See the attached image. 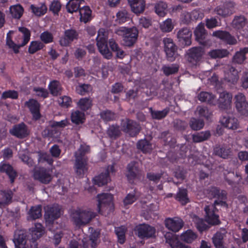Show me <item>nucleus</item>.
<instances>
[{
	"label": "nucleus",
	"mask_w": 248,
	"mask_h": 248,
	"mask_svg": "<svg viewBox=\"0 0 248 248\" xmlns=\"http://www.w3.org/2000/svg\"><path fill=\"white\" fill-rule=\"evenodd\" d=\"M235 4L232 1H226L217 6L215 12L218 15L225 17L232 15L234 11Z\"/></svg>",
	"instance_id": "1a4fd4ad"
},
{
	"label": "nucleus",
	"mask_w": 248,
	"mask_h": 248,
	"mask_svg": "<svg viewBox=\"0 0 248 248\" xmlns=\"http://www.w3.org/2000/svg\"><path fill=\"white\" fill-rule=\"evenodd\" d=\"M167 4L163 2H157L155 6V13L160 16H164L167 12Z\"/></svg>",
	"instance_id": "79ce46f5"
},
{
	"label": "nucleus",
	"mask_w": 248,
	"mask_h": 248,
	"mask_svg": "<svg viewBox=\"0 0 248 248\" xmlns=\"http://www.w3.org/2000/svg\"><path fill=\"white\" fill-rule=\"evenodd\" d=\"M162 70L166 76H169L177 72L178 70V66L176 64L165 65L162 67Z\"/></svg>",
	"instance_id": "0e129e2a"
},
{
	"label": "nucleus",
	"mask_w": 248,
	"mask_h": 248,
	"mask_svg": "<svg viewBox=\"0 0 248 248\" xmlns=\"http://www.w3.org/2000/svg\"><path fill=\"white\" fill-rule=\"evenodd\" d=\"M246 24V20L243 16H236L232 21V24L233 28L239 30L243 28Z\"/></svg>",
	"instance_id": "3c124183"
},
{
	"label": "nucleus",
	"mask_w": 248,
	"mask_h": 248,
	"mask_svg": "<svg viewBox=\"0 0 248 248\" xmlns=\"http://www.w3.org/2000/svg\"><path fill=\"white\" fill-rule=\"evenodd\" d=\"M138 31L136 28H129L124 38V45L130 46L136 41L138 36Z\"/></svg>",
	"instance_id": "412c9836"
},
{
	"label": "nucleus",
	"mask_w": 248,
	"mask_h": 248,
	"mask_svg": "<svg viewBox=\"0 0 248 248\" xmlns=\"http://www.w3.org/2000/svg\"><path fill=\"white\" fill-rule=\"evenodd\" d=\"M95 216L96 214L92 209L87 208H77L70 213L71 222L78 228L88 224Z\"/></svg>",
	"instance_id": "f03ea898"
},
{
	"label": "nucleus",
	"mask_w": 248,
	"mask_h": 248,
	"mask_svg": "<svg viewBox=\"0 0 248 248\" xmlns=\"http://www.w3.org/2000/svg\"><path fill=\"white\" fill-rule=\"evenodd\" d=\"M136 234L140 238H149L155 236V229L146 224H140L135 229Z\"/></svg>",
	"instance_id": "6e6552de"
},
{
	"label": "nucleus",
	"mask_w": 248,
	"mask_h": 248,
	"mask_svg": "<svg viewBox=\"0 0 248 248\" xmlns=\"http://www.w3.org/2000/svg\"><path fill=\"white\" fill-rule=\"evenodd\" d=\"M210 136L209 131L202 132L193 135V140L195 142H200L207 140Z\"/></svg>",
	"instance_id": "6e6d98bb"
},
{
	"label": "nucleus",
	"mask_w": 248,
	"mask_h": 248,
	"mask_svg": "<svg viewBox=\"0 0 248 248\" xmlns=\"http://www.w3.org/2000/svg\"><path fill=\"white\" fill-rule=\"evenodd\" d=\"M232 98L231 93L226 91L221 92L219 94L217 104H218V107L222 109H229L232 106Z\"/></svg>",
	"instance_id": "9d476101"
},
{
	"label": "nucleus",
	"mask_w": 248,
	"mask_h": 248,
	"mask_svg": "<svg viewBox=\"0 0 248 248\" xmlns=\"http://www.w3.org/2000/svg\"><path fill=\"white\" fill-rule=\"evenodd\" d=\"M42 216L41 205L32 206L28 213L27 219L32 220L40 218Z\"/></svg>",
	"instance_id": "c756f323"
},
{
	"label": "nucleus",
	"mask_w": 248,
	"mask_h": 248,
	"mask_svg": "<svg viewBox=\"0 0 248 248\" xmlns=\"http://www.w3.org/2000/svg\"><path fill=\"white\" fill-rule=\"evenodd\" d=\"M128 2L134 13L139 14L143 11L145 7L144 0H128Z\"/></svg>",
	"instance_id": "c85d7f7f"
},
{
	"label": "nucleus",
	"mask_w": 248,
	"mask_h": 248,
	"mask_svg": "<svg viewBox=\"0 0 248 248\" xmlns=\"http://www.w3.org/2000/svg\"><path fill=\"white\" fill-rule=\"evenodd\" d=\"M193 221L196 224L197 228L200 232H203L208 229V226L206 225L203 220L199 218L196 215H193L192 216Z\"/></svg>",
	"instance_id": "49530a36"
},
{
	"label": "nucleus",
	"mask_w": 248,
	"mask_h": 248,
	"mask_svg": "<svg viewBox=\"0 0 248 248\" xmlns=\"http://www.w3.org/2000/svg\"><path fill=\"white\" fill-rule=\"evenodd\" d=\"M235 104L236 109L241 114H248V103L243 94L239 93L235 96Z\"/></svg>",
	"instance_id": "f8f14e48"
},
{
	"label": "nucleus",
	"mask_w": 248,
	"mask_h": 248,
	"mask_svg": "<svg viewBox=\"0 0 248 248\" xmlns=\"http://www.w3.org/2000/svg\"><path fill=\"white\" fill-rule=\"evenodd\" d=\"M192 32L186 28H183L178 31L177 37L179 42L184 46H189L191 43Z\"/></svg>",
	"instance_id": "4468645a"
},
{
	"label": "nucleus",
	"mask_w": 248,
	"mask_h": 248,
	"mask_svg": "<svg viewBox=\"0 0 248 248\" xmlns=\"http://www.w3.org/2000/svg\"><path fill=\"white\" fill-rule=\"evenodd\" d=\"M44 233V228L40 223L35 224L34 226L31 229V234L32 236V239L34 241L41 237Z\"/></svg>",
	"instance_id": "7c9ffc66"
},
{
	"label": "nucleus",
	"mask_w": 248,
	"mask_h": 248,
	"mask_svg": "<svg viewBox=\"0 0 248 248\" xmlns=\"http://www.w3.org/2000/svg\"><path fill=\"white\" fill-rule=\"evenodd\" d=\"M71 121L76 124H82L85 120V115L83 112L79 110L73 111L71 116Z\"/></svg>",
	"instance_id": "a19ab883"
},
{
	"label": "nucleus",
	"mask_w": 248,
	"mask_h": 248,
	"mask_svg": "<svg viewBox=\"0 0 248 248\" xmlns=\"http://www.w3.org/2000/svg\"><path fill=\"white\" fill-rule=\"evenodd\" d=\"M196 113L201 117H203L207 119L210 117L211 112L206 107L199 106L197 108Z\"/></svg>",
	"instance_id": "774afa93"
},
{
	"label": "nucleus",
	"mask_w": 248,
	"mask_h": 248,
	"mask_svg": "<svg viewBox=\"0 0 248 248\" xmlns=\"http://www.w3.org/2000/svg\"><path fill=\"white\" fill-rule=\"evenodd\" d=\"M19 31L22 34L23 41L20 43L19 40H17V44H15L11 39L9 35V33L7 35L6 45L13 50L15 53L19 52V48L25 46L30 39L31 33L29 30L24 27H20L18 29Z\"/></svg>",
	"instance_id": "20e7f679"
},
{
	"label": "nucleus",
	"mask_w": 248,
	"mask_h": 248,
	"mask_svg": "<svg viewBox=\"0 0 248 248\" xmlns=\"http://www.w3.org/2000/svg\"><path fill=\"white\" fill-rule=\"evenodd\" d=\"M176 199L182 204H185L189 202L187 196V192L185 189H180L176 196Z\"/></svg>",
	"instance_id": "bf43d9fd"
},
{
	"label": "nucleus",
	"mask_w": 248,
	"mask_h": 248,
	"mask_svg": "<svg viewBox=\"0 0 248 248\" xmlns=\"http://www.w3.org/2000/svg\"><path fill=\"white\" fill-rule=\"evenodd\" d=\"M26 105L29 108L34 119L38 120L40 118V105L36 100L30 99L26 102Z\"/></svg>",
	"instance_id": "4be33fe9"
},
{
	"label": "nucleus",
	"mask_w": 248,
	"mask_h": 248,
	"mask_svg": "<svg viewBox=\"0 0 248 248\" xmlns=\"http://www.w3.org/2000/svg\"><path fill=\"white\" fill-rule=\"evenodd\" d=\"M9 10L11 16L16 19H19L24 11L23 7L19 4L11 6Z\"/></svg>",
	"instance_id": "e433bc0d"
},
{
	"label": "nucleus",
	"mask_w": 248,
	"mask_h": 248,
	"mask_svg": "<svg viewBox=\"0 0 248 248\" xmlns=\"http://www.w3.org/2000/svg\"><path fill=\"white\" fill-rule=\"evenodd\" d=\"M210 193L213 197L217 198V200L214 202L215 205H209L205 207V219L209 224L217 225L219 223V220L218 216L215 214L216 208L215 205H221V206H226V204L224 201L226 199V194L222 191L220 193L218 189L215 187L212 188Z\"/></svg>",
	"instance_id": "f257e3e1"
},
{
	"label": "nucleus",
	"mask_w": 248,
	"mask_h": 248,
	"mask_svg": "<svg viewBox=\"0 0 248 248\" xmlns=\"http://www.w3.org/2000/svg\"><path fill=\"white\" fill-rule=\"evenodd\" d=\"M229 54L226 49H215L209 52V55L212 58H221Z\"/></svg>",
	"instance_id": "603ef678"
},
{
	"label": "nucleus",
	"mask_w": 248,
	"mask_h": 248,
	"mask_svg": "<svg viewBox=\"0 0 248 248\" xmlns=\"http://www.w3.org/2000/svg\"><path fill=\"white\" fill-rule=\"evenodd\" d=\"M174 24L170 18H168L160 25L161 30L164 32H170L174 28Z\"/></svg>",
	"instance_id": "8fccbe9b"
},
{
	"label": "nucleus",
	"mask_w": 248,
	"mask_h": 248,
	"mask_svg": "<svg viewBox=\"0 0 248 248\" xmlns=\"http://www.w3.org/2000/svg\"><path fill=\"white\" fill-rule=\"evenodd\" d=\"M213 36L223 40L229 45H235L237 43L236 39L229 32L225 31H214Z\"/></svg>",
	"instance_id": "6ab92c4d"
},
{
	"label": "nucleus",
	"mask_w": 248,
	"mask_h": 248,
	"mask_svg": "<svg viewBox=\"0 0 248 248\" xmlns=\"http://www.w3.org/2000/svg\"><path fill=\"white\" fill-rule=\"evenodd\" d=\"M183 220L177 217L168 218L165 220V225L170 230L174 232H178L183 226Z\"/></svg>",
	"instance_id": "dca6fc26"
},
{
	"label": "nucleus",
	"mask_w": 248,
	"mask_h": 248,
	"mask_svg": "<svg viewBox=\"0 0 248 248\" xmlns=\"http://www.w3.org/2000/svg\"><path fill=\"white\" fill-rule=\"evenodd\" d=\"M220 122L221 124L229 129H236L238 127V120L233 116H223Z\"/></svg>",
	"instance_id": "b1692460"
},
{
	"label": "nucleus",
	"mask_w": 248,
	"mask_h": 248,
	"mask_svg": "<svg viewBox=\"0 0 248 248\" xmlns=\"http://www.w3.org/2000/svg\"><path fill=\"white\" fill-rule=\"evenodd\" d=\"M112 168L113 167L112 166L108 167V169L106 170L104 172H103L98 176L95 177L93 179L94 183L99 186L107 184L110 180L108 176L109 169H110L112 170Z\"/></svg>",
	"instance_id": "a878e982"
},
{
	"label": "nucleus",
	"mask_w": 248,
	"mask_h": 248,
	"mask_svg": "<svg viewBox=\"0 0 248 248\" xmlns=\"http://www.w3.org/2000/svg\"><path fill=\"white\" fill-rule=\"evenodd\" d=\"M121 126L124 131L131 136H135L140 131L139 124L135 122L128 119L122 121Z\"/></svg>",
	"instance_id": "9b49d317"
},
{
	"label": "nucleus",
	"mask_w": 248,
	"mask_h": 248,
	"mask_svg": "<svg viewBox=\"0 0 248 248\" xmlns=\"http://www.w3.org/2000/svg\"><path fill=\"white\" fill-rule=\"evenodd\" d=\"M12 197L11 191H0V206L5 205L9 203Z\"/></svg>",
	"instance_id": "37998d69"
},
{
	"label": "nucleus",
	"mask_w": 248,
	"mask_h": 248,
	"mask_svg": "<svg viewBox=\"0 0 248 248\" xmlns=\"http://www.w3.org/2000/svg\"><path fill=\"white\" fill-rule=\"evenodd\" d=\"M0 171L5 172L7 174L11 183L14 182L15 179L16 177V172L10 165L5 162H1L0 163Z\"/></svg>",
	"instance_id": "393cba45"
},
{
	"label": "nucleus",
	"mask_w": 248,
	"mask_h": 248,
	"mask_svg": "<svg viewBox=\"0 0 248 248\" xmlns=\"http://www.w3.org/2000/svg\"><path fill=\"white\" fill-rule=\"evenodd\" d=\"M40 38L41 40L45 44H49L53 41V34L48 31L42 32L40 34Z\"/></svg>",
	"instance_id": "69168bd1"
},
{
	"label": "nucleus",
	"mask_w": 248,
	"mask_h": 248,
	"mask_svg": "<svg viewBox=\"0 0 248 248\" xmlns=\"http://www.w3.org/2000/svg\"><path fill=\"white\" fill-rule=\"evenodd\" d=\"M98 209L99 212L110 210L113 206L112 196L110 194L102 193L97 196Z\"/></svg>",
	"instance_id": "0eeeda50"
},
{
	"label": "nucleus",
	"mask_w": 248,
	"mask_h": 248,
	"mask_svg": "<svg viewBox=\"0 0 248 248\" xmlns=\"http://www.w3.org/2000/svg\"><path fill=\"white\" fill-rule=\"evenodd\" d=\"M87 241L88 239L83 235H81L78 240L73 239L70 241L69 248H87L88 247ZM58 248H63L59 247Z\"/></svg>",
	"instance_id": "bb28decb"
},
{
	"label": "nucleus",
	"mask_w": 248,
	"mask_h": 248,
	"mask_svg": "<svg viewBox=\"0 0 248 248\" xmlns=\"http://www.w3.org/2000/svg\"><path fill=\"white\" fill-rule=\"evenodd\" d=\"M77 105L81 109L86 110L91 107L92 100L88 98H83L79 100Z\"/></svg>",
	"instance_id": "4d7b16f0"
},
{
	"label": "nucleus",
	"mask_w": 248,
	"mask_h": 248,
	"mask_svg": "<svg viewBox=\"0 0 248 248\" xmlns=\"http://www.w3.org/2000/svg\"><path fill=\"white\" fill-rule=\"evenodd\" d=\"M137 148L143 153H149L154 148L153 145L146 140H141L137 144Z\"/></svg>",
	"instance_id": "c9c22d12"
},
{
	"label": "nucleus",
	"mask_w": 248,
	"mask_h": 248,
	"mask_svg": "<svg viewBox=\"0 0 248 248\" xmlns=\"http://www.w3.org/2000/svg\"><path fill=\"white\" fill-rule=\"evenodd\" d=\"M138 166L135 162H131L127 166L126 176L129 180H132L135 178L139 173Z\"/></svg>",
	"instance_id": "473e14b6"
},
{
	"label": "nucleus",
	"mask_w": 248,
	"mask_h": 248,
	"mask_svg": "<svg viewBox=\"0 0 248 248\" xmlns=\"http://www.w3.org/2000/svg\"><path fill=\"white\" fill-rule=\"evenodd\" d=\"M49 89L51 93L53 95L60 94L62 89L60 83L57 80H53L49 83Z\"/></svg>",
	"instance_id": "09e8293b"
},
{
	"label": "nucleus",
	"mask_w": 248,
	"mask_h": 248,
	"mask_svg": "<svg viewBox=\"0 0 248 248\" xmlns=\"http://www.w3.org/2000/svg\"><path fill=\"white\" fill-rule=\"evenodd\" d=\"M164 50L168 61L172 62L175 60L177 54V47L174 44L172 39L165 38L163 39Z\"/></svg>",
	"instance_id": "423d86ee"
},
{
	"label": "nucleus",
	"mask_w": 248,
	"mask_h": 248,
	"mask_svg": "<svg viewBox=\"0 0 248 248\" xmlns=\"http://www.w3.org/2000/svg\"><path fill=\"white\" fill-rule=\"evenodd\" d=\"M83 2V0H70L66 5L67 11L70 13L77 12L79 9L80 5Z\"/></svg>",
	"instance_id": "4c0bfd02"
},
{
	"label": "nucleus",
	"mask_w": 248,
	"mask_h": 248,
	"mask_svg": "<svg viewBox=\"0 0 248 248\" xmlns=\"http://www.w3.org/2000/svg\"><path fill=\"white\" fill-rule=\"evenodd\" d=\"M10 132L12 135L21 139L26 137L29 133L26 126L23 123L15 125L10 129Z\"/></svg>",
	"instance_id": "a211bd4d"
},
{
	"label": "nucleus",
	"mask_w": 248,
	"mask_h": 248,
	"mask_svg": "<svg viewBox=\"0 0 248 248\" xmlns=\"http://www.w3.org/2000/svg\"><path fill=\"white\" fill-rule=\"evenodd\" d=\"M30 9L34 15L40 16L46 13L47 8L45 3H42L38 5H31Z\"/></svg>",
	"instance_id": "2f4dec72"
},
{
	"label": "nucleus",
	"mask_w": 248,
	"mask_h": 248,
	"mask_svg": "<svg viewBox=\"0 0 248 248\" xmlns=\"http://www.w3.org/2000/svg\"><path fill=\"white\" fill-rule=\"evenodd\" d=\"M115 233L118 237V242L123 244L125 242V228L124 226L117 227L115 230Z\"/></svg>",
	"instance_id": "052dcab7"
},
{
	"label": "nucleus",
	"mask_w": 248,
	"mask_h": 248,
	"mask_svg": "<svg viewBox=\"0 0 248 248\" xmlns=\"http://www.w3.org/2000/svg\"><path fill=\"white\" fill-rule=\"evenodd\" d=\"M87 158H81L79 156L76 157L74 169L78 175L82 176L87 171Z\"/></svg>",
	"instance_id": "2eb2a0df"
},
{
	"label": "nucleus",
	"mask_w": 248,
	"mask_h": 248,
	"mask_svg": "<svg viewBox=\"0 0 248 248\" xmlns=\"http://www.w3.org/2000/svg\"><path fill=\"white\" fill-rule=\"evenodd\" d=\"M78 93L83 95L92 91V87L88 84H80L76 87Z\"/></svg>",
	"instance_id": "e2e57ef3"
},
{
	"label": "nucleus",
	"mask_w": 248,
	"mask_h": 248,
	"mask_svg": "<svg viewBox=\"0 0 248 248\" xmlns=\"http://www.w3.org/2000/svg\"><path fill=\"white\" fill-rule=\"evenodd\" d=\"M129 16L125 10H122L116 14V21L120 24L123 23L128 20Z\"/></svg>",
	"instance_id": "5fc2aeb1"
},
{
	"label": "nucleus",
	"mask_w": 248,
	"mask_h": 248,
	"mask_svg": "<svg viewBox=\"0 0 248 248\" xmlns=\"http://www.w3.org/2000/svg\"><path fill=\"white\" fill-rule=\"evenodd\" d=\"M26 233L24 230H17L15 233L14 242L16 248H37V244L35 242L29 245L30 241L26 239Z\"/></svg>",
	"instance_id": "39448f33"
},
{
	"label": "nucleus",
	"mask_w": 248,
	"mask_h": 248,
	"mask_svg": "<svg viewBox=\"0 0 248 248\" xmlns=\"http://www.w3.org/2000/svg\"><path fill=\"white\" fill-rule=\"evenodd\" d=\"M108 33L104 29H100L98 31L96 37L97 46L100 53L106 59H109L112 57V53L109 51L107 40Z\"/></svg>",
	"instance_id": "7ed1b4c3"
},
{
	"label": "nucleus",
	"mask_w": 248,
	"mask_h": 248,
	"mask_svg": "<svg viewBox=\"0 0 248 248\" xmlns=\"http://www.w3.org/2000/svg\"><path fill=\"white\" fill-rule=\"evenodd\" d=\"M34 177L44 184L48 183L52 179L49 171L44 168L36 170L34 173Z\"/></svg>",
	"instance_id": "aec40b11"
},
{
	"label": "nucleus",
	"mask_w": 248,
	"mask_h": 248,
	"mask_svg": "<svg viewBox=\"0 0 248 248\" xmlns=\"http://www.w3.org/2000/svg\"><path fill=\"white\" fill-rule=\"evenodd\" d=\"M203 53L202 47H196L189 50L188 55L189 57L197 61L202 56Z\"/></svg>",
	"instance_id": "de8ad7c7"
},
{
	"label": "nucleus",
	"mask_w": 248,
	"mask_h": 248,
	"mask_svg": "<svg viewBox=\"0 0 248 248\" xmlns=\"http://www.w3.org/2000/svg\"><path fill=\"white\" fill-rule=\"evenodd\" d=\"M89 232L91 233L90 241L91 242V247L92 248H95L99 242V232L97 230H94L93 228H89Z\"/></svg>",
	"instance_id": "ea45409f"
},
{
	"label": "nucleus",
	"mask_w": 248,
	"mask_h": 248,
	"mask_svg": "<svg viewBox=\"0 0 248 248\" xmlns=\"http://www.w3.org/2000/svg\"><path fill=\"white\" fill-rule=\"evenodd\" d=\"M61 215L60 207L58 205L47 206L46 208L45 218L47 222H51L58 218Z\"/></svg>",
	"instance_id": "ddd939ff"
},
{
	"label": "nucleus",
	"mask_w": 248,
	"mask_h": 248,
	"mask_svg": "<svg viewBox=\"0 0 248 248\" xmlns=\"http://www.w3.org/2000/svg\"><path fill=\"white\" fill-rule=\"evenodd\" d=\"M80 20L81 21L86 23L92 18V11L88 6H84L79 11Z\"/></svg>",
	"instance_id": "72a5a7b5"
},
{
	"label": "nucleus",
	"mask_w": 248,
	"mask_h": 248,
	"mask_svg": "<svg viewBox=\"0 0 248 248\" xmlns=\"http://www.w3.org/2000/svg\"><path fill=\"white\" fill-rule=\"evenodd\" d=\"M90 151L89 146L86 144H82L80 145V148L75 153V156L77 157V156H79L81 158H87L85 156V154L88 153Z\"/></svg>",
	"instance_id": "680f3d73"
},
{
	"label": "nucleus",
	"mask_w": 248,
	"mask_h": 248,
	"mask_svg": "<svg viewBox=\"0 0 248 248\" xmlns=\"http://www.w3.org/2000/svg\"><path fill=\"white\" fill-rule=\"evenodd\" d=\"M166 242L169 244L171 248H190L189 247L183 245L178 240L176 235L167 232L165 235Z\"/></svg>",
	"instance_id": "5701e85b"
},
{
	"label": "nucleus",
	"mask_w": 248,
	"mask_h": 248,
	"mask_svg": "<svg viewBox=\"0 0 248 248\" xmlns=\"http://www.w3.org/2000/svg\"><path fill=\"white\" fill-rule=\"evenodd\" d=\"M197 236L192 231L188 230L181 234V239L188 243H190L195 240Z\"/></svg>",
	"instance_id": "a18cd8bd"
},
{
	"label": "nucleus",
	"mask_w": 248,
	"mask_h": 248,
	"mask_svg": "<svg viewBox=\"0 0 248 248\" xmlns=\"http://www.w3.org/2000/svg\"><path fill=\"white\" fill-rule=\"evenodd\" d=\"M198 99L201 102H205L212 105H216L217 103L216 97L212 93L202 92L198 96Z\"/></svg>",
	"instance_id": "cd10ccee"
},
{
	"label": "nucleus",
	"mask_w": 248,
	"mask_h": 248,
	"mask_svg": "<svg viewBox=\"0 0 248 248\" xmlns=\"http://www.w3.org/2000/svg\"><path fill=\"white\" fill-rule=\"evenodd\" d=\"M77 32L72 29L67 30L64 31V35L60 40V45L62 46H67L75 39L78 38Z\"/></svg>",
	"instance_id": "f3484780"
},
{
	"label": "nucleus",
	"mask_w": 248,
	"mask_h": 248,
	"mask_svg": "<svg viewBox=\"0 0 248 248\" xmlns=\"http://www.w3.org/2000/svg\"><path fill=\"white\" fill-rule=\"evenodd\" d=\"M190 125L192 129L198 130L203 127L204 123L202 120L192 118L190 121Z\"/></svg>",
	"instance_id": "338daca9"
},
{
	"label": "nucleus",
	"mask_w": 248,
	"mask_h": 248,
	"mask_svg": "<svg viewBox=\"0 0 248 248\" xmlns=\"http://www.w3.org/2000/svg\"><path fill=\"white\" fill-rule=\"evenodd\" d=\"M223 234L220 232L216 233L212 239L213 243L216 248H224L222 240Z\"/></svg>",
	"instance_id": "13d9d810"
},
{
	"label": "nucleus",
	"mask_w": 248,
	"mask_h": 248,
	"mask_svg": "<svg viewBox=\"0 0 248 248\" xmlns=\"http://www.w3.org/2000/svg\"><path fill=\"white\" fill-rule=\"evenodd\" d=\"M44 47V45L42 42L38 41H32L30 43L28 51L30 53L33 54Z\"/></svg>",
	"instance_id": "864d4df0"
},
{
	"label": "nucleus",
	"mask_w": 248,
	"mask_h": 248,
	"mask_svg": "<svg viewBox=\"0 0 248 248\" xmlns=\"http://www.w3.org/2000/svg\"><path fill=\"white\" fill-rule=\"evenodd\" d=\"M247 53H248V47H245L237 52L233 56V62L237 63H242L246 59L245 54Z\"/></svg>",
	"instance_id": "c03bdc74"
},
{
	"label": "nucleus",
	"mask_w": 248,
	"mask_h": 248,
	"mask_svg": "<svg viewBox=\"0 0 248 248\" xmlns=\"http://www.w3.org/2000/svg\"><path fill=\"white\" fill-rule=\"evenodd\" d=\"M225 78L228 82L234 84L239 78L238 71L233 67L229 68V71L225 74Z\"/></svg>",
	"instance_id": "f704fd0d"
},
{
	"label": "nucleus",
	"mask_w": 248,
	"mask_h": 248,
	"mask_svg": "<svg viewBox=\"0 0 248 248\" xmlns=\"http://www.w3.org/2000/svg\"><path fill=\"white\" fill-rule=\"evenodd\" d=\"M205 30L204 29V25L202 23H200L196 28L194 31V34L196 39L202 43V41L205 38Z\"/></svg>",
	"instance_id": "58836bf2"
}]
</instances>
